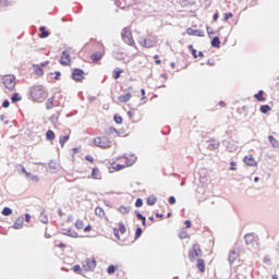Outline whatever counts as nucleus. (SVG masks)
Listing matches in <instances>:
<instances>
[{"mask_svg": "<svg viewBox=\"0 0 279 279\" xmlns=\"http://www.w3.org/2000/svg\"><path fill=\"white\" fill-rule=\"evenodd\" d=\"M135 207L136 208H143V198H137L136 199Z\"/></svg>", "mask_w": 279, "mask_h": 279, "instance_id": "obj_52", "label": "nucleus"}, {"mask_svg": "<svg viewBox=\"0 0 279 279\" xmlns=\"http://www.w3.org/2000/svg\"><path fill=\"white\" fill-rule=\"evenodd\" d=\"M244 162H245V165H247V167H256L258 165L256 162V159H254L252 155L245 156Z\"/></svg>", "mask_w": 279, "mask_h": 279, "instance_id": "obj_14", "label": "nucleus"}, {"mask_svg": "<svg viewBox=\"0 0 279 279\" xmlns=\"http://www.w3.org/2000/svg\"><path fill=\"white\" fill-rule=\"evenodd\" d=\"M180 239H189V233L186 231H183L179 234Z\"/></svg>", "mask_w": 279, "mask_h": 279, "instance_id": "obj_56", "label": "nucleus"}, {"mask_svg": "<svg viewBox=\"0 0 279 279\" xmlns=\"http://www.w3.org/2000/svg\"><path fill=\"white\" fill-rule=\"evenodd\" d=\"M85 160H87L88 162H95V158H93V156L90 155H86Z\"/></svg>", "mask_w": 279, "mask_h": 279, "instance_id": "obj_60", "label": "nucleus"}, {"mask_svg": "<svg viewBox=\"0 0 279 279\" xmlns=\"http://www.w3.org/2000/svg\"><path fill=\"white\" fill-rule=\"evenodd\" d=\"M142 46L146 47L147 49L154 47V41L151 39H147L145 38L143 41H142Z\"/></svg>", "mask_w": 279, "mask_h": 279, "instance_id": "obj_28", "label": "nucleus"}, {"mask_svg": "<svg viewBox=\"0 0 279 279\" xmlns=\"http://www.w3.org/2000/svg\"><path fill=\"white\" fill-rule=\"evenodd\" d=\"M158 202V198L156 196H149L146 201L147 206H154Z\"/></svg>", "mask_w": 279, "mask_h": 279, "instance_id": "obj_34", "label": "nucleus"}, {"mask_svg": "<svg viewBox=\"0 0 279 279\" xmlns=\"http://www.w3.org/2000/svg\"><path fill=\"white\" fill-rule=\"evenodd\" d=\"M114 271H117V266H114V265H110L107 268V272L109 274V276H112V274H114Z\"/></svg>", "mask_w": 279, "mask_h": 279, "instance_id": "obj_45", "label": "nucleus"}, {"mask_svg": "<svg viewBox=\"0 0 279 279\" xmlns=\"http://www.w3.org/2000/svg\"><path fill=\"white\" fill-rule=\"evenodd\" d=\"M59 62L62 64V66H69V64H71V54L66 50L62 51Z\"/></svg>", "mask_w": 279, "mask_h": 279, "instance_id": "obj_8", "label": "nucleus"}, {"mask_svg": "<svg viewBox=\"0 0 279 279\" xmlns=\"http://www.w3.org/2000/svg\"><path fill=\"white\" fill-rule=\"evenodd\" d=\"M61 234L64 236H71L72 239H77L80 236V234H77V232L71 228L61 229Z\"/></svg>", "mask_w": 279, "mask_h": 279, "instance_id": "obj_10", "label": "nucleus"}, {"mask_svg": "<svg viewBox=\"0 0 279 279\" xmlns=\"http://www.w3.org/2000/svg\"><path fill=\"white\" fill-rule=\"evenodd\" d=\"M73 271H74L75 274H82V266H80V265L73 266Z\"/></svg>", "mask_w": 279, "mask_h": 279, "instance_id": "obj_53", "label": "nucleus"}, {"mask_svg": "<svg viewBox=\"0 0 279 279\" xmlns=\"http://www.w3.org/2000/svg\"><path fill=\"white\" fill-rule=\"evenodd\" d=\"M94 145L96 147H100L101 149H109V147H112V142L106 136L102 137H96L94 138Z\"/></svg>", "mask_w": 279, "mask_h": 279, "instance_id": "obj_2", "label": "nucleus"}, {"mask_svg": "<svg viewBox=\"0 0 279 279\" xmlns=\"http://www.w3.org/2000/svg\"><path fill=\"white\" fill-rule=\"evenodd\" d=\"M207 143H208V149H219L218 141L209 140Z\"/></svg>", "mask_w": 279, "mask_h": 279, "instance_id": "obj_20", "label": "nucleus"}, {"mask_svg": "<svg viewBox=\"0 0 279 279\" xmlns=\"http://www.w3.org/2000/svg\"><path fill=\"white\" fill-rule=\"evenodd\" d=\"M244 241L246 245H254V243H257L258 238H256L254 233H247L244 235Z\"/></svg>", "mask_w": 279, "mask_h": 279, "instance_id": "obj_11", "label": "nucleus"}, {"mask_svg": "<svg viewBox=\"0 0 279 279\" xmlns=\"http://www.w3.org/2000/svg\"><path fill=\"white\" fill-rule=\"evenodd\" d=\"M101 48H102V51H96L90 54V60L93 62H99V60H101V58H104V56L106 54V51L104 50V46H101Z\"/></svg>", "mask_w": 279, "mask_h": 279, "instance_id": "obj_9", "label": "nucleus"}, {"mask_svg": "<svg viewBox=\"0 0 279 279\" xmlns=\"http://www.w3.org/2000/svg\"><path fill=\"white\" fill-rule=\"evenodd\" d=\"M211 47H214L215 49H220L221 48V40L219 39V36H215L211 39Z\"/></svg>", "mask_w": 279, "mask_h": 279, "instance_id": "obj_17", "label": "nucleus"}, {"mask_svg": "<svg viewBox=\"0 0 279 279\" xmlns=\"http://www.w3.org/2000/svg\"><path fill=\"white\" fill-rule=\"evenodd\" d=\"M187 49H190L193 58H197V49L193 48V45H190Z\"/></svg>", "mask_w": 279, "mask_h": 279, "instance_id": "obj_47", "label": "nucleus"}, {"mask_svg": "<svg viewBox=\"0 0 279 279\" xmlns=\"http://www.w3.org/2000/svg\"><path fill=\"white\" fill-rule=\"evenodd\" d=\"M23 221H25V219L23 217H19L13 223L14 230H21V228H23Z\"/></svg>", "mask_w": 279, "mask_h": 279, "instance_id": "obj_16", "label": "nucleus"}, {"mask_svg": "<svg viewBox=\"0 0 279 279\" xmlns=\"http://www.w3.org/2000/svg\"><path fill=\"white\" fill-rule=\"evenodd\" d=\"M1 215H3V217H10V215H12V208L4 207L1 211Z\"/></svg>", "mask_w": 279, "mask_h": 279, "instance_id": "obj_37", "label": "nucleus"}, {"mask_svg": "<svg viewBox=\"0 0 279 279\" xmlns=\"http://www.w3.org/2000/svg\"><path fill=\"white\" fill-rule=\"evenodd\" d=\"M7 4H8V0H0V10L1 8H5Z\"/></svg>", "mask_w": 279, "mask_h": 279, "instance_id": "obj_63", "label": "nucleus"}, {"mask_svg": "<svg viewBox=\"0 0 279 279\" xmlns=\"http://www.w3.org/2000/svg\"><path fill=\"white\" fill-rule=\"evenodd\" d=\"M112 169H114V171H122V169H125V165H121V163H112Z\"/></svg>", "mask_w": 279, "mask_h": 279, "instance_id": "obj_40", "label": "nucleus"}, {"mask_svg": "<svg viewBox=\"0 0 279 279\" xmlns=\"http://www.w3.org/2000/svg\"><path fill=\"white\" fill-rule=\"evenodd\" d=\"M84 70L75 68L72 71V80H74V82H82V80H84Z\"/></svg>", "mask_w": 279, "mask_h": 279, "instance_id": "obj_4", "label": "nucleus"}, {"mask_svg": "<svg viewBox=\"0 0 279 279\" xmlns=\"http://www.w3.org/2000/svg\"><path fill=\"white\" fill-rule=\"evenodd\" d=\"M197 256H202V248L199 247V244H194L189 253V258L193 260L197 258Z\"/></svg>", "mask_w": 279, "mask_h": 279, "instance_id": "obj_5", "label": "nucleus"}, {"mask_svg": "<svg viewBox=\"0 0 279 279\" xmlns=\"http://www.w3.org/2000/svg\"><path fill=\"white\" fill-rule=\"evenodd\" d=\"M263 262H264L266 265H269V263H271V258H269V255H266V256H264Z\"/></svg>", "mask_w": 279, "mask_h": 279, "instance_id": "obj_55", "label": "nucleus"}, {"mask_svg": "<svg viewBox=\"0 0 279 279\" xmlns=\"http://www.w3.org/2000/svg\"><path fill=\"white\" fill-rule=\"evenodd\" d=\"M197 269L202 271V274H204V271H206V264L204 262V259L198 258L197 259Z\"/></svg>", "mask_w": 279, "mask_h": 279, "instance_id": "obj_21", "label": "nucleus"}, {"mask_svg": "<svg viewBox=\"0 0 279 279\" xmlns=\"http://www.w3.org/2000/svg\"><path fill=\"white\" fill-rule=\"evenodd\" d=\"M136 155H131V159L129 157H126V166L128 167H132V165H134V162H136Z\"/></svg>", "mask_w": 279, "mask_h": 279, "instance_id": "obj_33", "label": "nucleus"}, {"mask_svg": "<svg viewBox=\"0 0 279 279\" xmlns=\"http://www.w3.org/2000/svg\"><path fill=\"white\" fill-rule=\"evenodd\" d=\"M2 108H10V100L8 99L3 100Z\"/></svg>", "mask_w": 279, "mask_h": 279, "instance_id": "obj_57", "label": "nucleus"}, {"mask_svg": "<svg viewBox=\"0 0 279 279\" xmlns=\"http://www.w3.org/2000/svg\"><path fill=\"white\" fill-rule=\"evenodd\" d=\"M230 165H231L230 168H229L230 171H236V162L235 161H231Z\"/></svg>", "mask_w": 279, "mask_h": 279, "instance_id": "obj_54", "label": "nucleus"}, {"mask_svg": "<svg viewBox=\"0 0 279 279\" xmlns=\"http://www.w3.org/2000/svg\"><path fill=\"white\" fill-rule=\"evenodd\" d=\"M265 92L260 89L257 94L254 95L255 99L258 101H265Z\"/></svg>", "mask_w": 279, "mask_h": 279, "instance_id": "obj_24", "label": "nucleus"}, {"mask_svg": "<svg viewBox=\"0 0 279 279\" xmlns=\"http://www.w3.org/2000/svg\"><path fill=\"white\" fill-rule=\"evenodd\" d=\"M227 150L231 154L236 151V146L234 145V142H228L227 143Z\"/></svg>", "mask_w": 279, "mask_h": 279, "instance_id": "obj_30", "label": "nucleus"}, {"mask_svg": "<svg viewBox=\"0 0 279 279\" xmlns=\"http://www.w3.org/2000/svg\"><path fill=\"white\" fill-rule=\"evenodd\" d=\"M269 111H271V106L269 105H262L259 107V112H262V114H267Z\"/></svg>", "mask_w": 279, "mask_h": 279, "instance_id": "obj_25", "label": "nucleus"}, {"mask_svg": "<svg viewBox=\"0 0 279 279\" xmlns=\"http://www.w3.org/2000/svg\"><path fill=\"white\" fill-rule=\"evenodd\" d=\"M62 76V73L60 71H56L54 72V80H60V77Z\"/></svg>", "mask_w": 279, "mask_h": 279, "instance_id": "obj_62", "label": "nucleus"}, {"mask_svg": "<svg viewBox=\"0 0 279 279\" xmlns=\"http://www.w3.org/2000/svg\"><path fill=\"white\" fill-rule=\"evenodd\" d=\"M136 155H131V159L129 157H126V166L128 167H132V165H134V162H136Z\"/></svg>", "mask_w": 279, "mask_h": 279, "instance_id": "obj_32", "label": "nucleus"}, {"mask_svg": "<svg viewBox=\"0 0 279 279\" xmlns=\"http://www.w3.org/2000/svg\"><path fill=\"white\" fill-rule=\"evenodd\" d=\"M46 138H47V141H54L56 140V133L52 130H48L46 132Z\"/></svg>", "mask_w": 279, "mask_h": 279, "instance_id": "obj_29", "label": "nucleus"}, {"mask_svg": "<svg viewBox=\"0 0 279 279\" xmlns=\"http://www.w3.org/2000/svg\"><path fill=\"white\" fill-rule=\"evenodd\" d=\"M39 32H40L39 38H49L50 33L49 31H47V27L40 26Z\"/></svg>", "mask_w": 279, "mask_h": 279, "instance_id": "obj_18", "label": "nucleus"}, {"mask_svg": "<svg viewBox=\"0 0 279 279\" xmlns=\"http://www.w3.org/2000/svg\"><path fill=\"white\" fill-rule=\"evenodd\" d=\"M119 229L114 228L113 229V235L116 236V239H121V236L119 235Z\"/></svg>", "mask_w": 279, "mask_h": 279, "instance_id": "obj_61", "label": "nucleus"}, {"mask_svg": "<svg viewBox=\"0 0 279 279\" xmlns=\"http://www.w3.org/2000/svg\"><path fill=\"white\" fill-rule=\"evenodd\" d=\"M121 73H123V70L119 69V68H116L113 70V78L114 80H119V77H121Z\"/></svg>", "mask_w": 279, "mask_h": 279, "instance_id": "obj_35", "label": "nucleus"}, {"mask_svg": "<svg viewBox=\"0 0 279 279\" xmlns=\"http://www.w3.org/2000/svg\"><path fill=\"white\" fill-rule=\"evenodd\" d=\"M135 215H136L138 221H143L144 219H146V217L143 216V214H141V211H138V210H135Z\"/></svg>", "mask_w": 279, "mask_h": 279, "instance_id": "obj_50", "label": "nucleus"}, {"mask_svg": "<svg viewBox=\"0 0 279 279\" xmlns=\"http://www.w3.org/2000/svg\"><path fill=\"white\" fill-rule=\"evenodd\" d=\"M26 178H29L33 182H39V178L36 174H33L32 172L26 173Z\"/></svg>", "mask_w": 279, "mask_h": 279, "instance_id": "obj_41", "label": "nucleus"}, {"mask_svg": "<svg viewBox=\"0 0 279 279\" xmlns=\"http://www.w3.org/2000/svg\"><path fill=\"white\" fill-rule=\"evenodd\" d=\"M31 97L35 101H43L45 99V89H43L41 85H35L31 88Z\"/></svg>", "mask_w": 279, "mask_h": 279, "instance_id": "obj_1", "label": "nucleus"}, {"mask_svg": "<svg viewBox=\"0 0 279 279\" xmlns=\"http://www.w3.org/2000/svg\"><path fill=\"white\" fill-rule=\"evenodd\" d=\"M126 90H128V93L125 95H121L118 97V99L121 104H128V101H130V99H132V94L130 93V90H132V86H130Z\"/></svg>", "mask_w": 279, "mask_h": 279, "instance_id": "obj_12", "label": "nucleus"}, {"mask_svg": "<svg viewBox=\"0 0 279 279\" xmlns=\"http://www.w3.org/2000/svg\"><path fill=\"white\" fill-rule=\"evenodd\" d=\"M69 138H70L69 135L60 136L59 143H60L61 147H64V145L66 144V142L69 141Z\"/></svg>", "mask_w": 279, "mask_h": 279, "instance_id": "obj_36", "label": "nucleus"}, {"mask_svg": "<svg viewBox=\"0 0 279 279\" xmlns=\"http://www.w3.org/2000/svg\"><path fill=\"white\" fill-rule=\"evenodd\" d=\"M95 215H96V217H106V211L104 210V208H101V207H96V209H95Z\"/></svg>", "mask_w": 279, "mask_h": 279, "instance_id": "obj_26", "label": "nucleus"}, {"mask_svg": "<svg viewBox=\"0 0 279 279\" xmlns=\"http://www.w3.org/2000/svg\"><path fill=\"white\" fill-rule=\"evenodd\" d=\"M53 97H50V98H48L47 99V101H46V109L47 110H53Z\"/></svg>", "mask_w": 279, "mask_h": 279, "instance_id": "obj_31", "label": "nucleus"}, {"mask_svg": "<svg viewBox=\"0 0 279 279\" xmlns=\"http://www.w3.org/2000/svg\"><path fill=\"white\" fill-rule=\"evenodd\" d=\"M143 235V228L138 227L135 230V241L141 239V236Z\"/></svg>", "mask_w": 279, "mask_h": 279, "instance_id": "obj_43", "label": "nucleus"}, {"mask_svg": "<svg viewBox=\"0 0 279 279\" xmlns=\"http://www.w3.org/2000/svg\"><path fill=\"white\" fill-rule=\"evenodd\" d=\"M107 134H109V135H112V134H116L117 136H119V131H117L114 128H112V126H109L108 129H107Z\"/></svg>", "mask_w": 279, "mask_h": 279, "instance_id": "obj_44", "label": "nucleus"}, {"mask_svg": "<svg viewBox=\"0 0 279 279\" xmlns=\"http://www.w3.org/2000/svg\"><path fill=\"white\" fill-rule=\"evenodd\" d=\"M3 84L4 87L8 88V90H14V86H16V77L9 76L4 78Z\"/></svg>", "mask_w": 279, "mask_h": 279, "instance_id": "obj_6", "label": "nucleus"}, {"mask_svg": "<svg viewBox=\"0 0 279 279\" xmlns=\"http://www.w3.org/2000/svg\"><path fill=\"white\" fill-rule=\"evenodd\" d=\"M121 36H122V40L126 45H130V47H134L135 43H134V38L132 37V32L130 31V28L128 27L123 28Z\"/></svg>", "mask_w": 279, "mask_h": 279, "instance_id": "obj_3", "label": "nucleus"}, {"mask_svg": "<svg viewBox=\"0 0 279 279\" xmlns=\"http://www.w3.org/2000/svg\"><path fill=\"white\" fill-rule=\"evenodd\" d=\"M48 168L50 169V173H58V167L56 166V161L50 160L48 163Z\"/></svg>", "mask_w": 279, "mask_h": 279, "instance_id": "obj_23", "label": "nucleus"}, {"mask_svg": "<svg viewBox=\"0 0 279 279\" xmlns=\"http://www.w3.org/2000/svg\"><path fill=\"white\" fill-rule=\"evenodd\" d=\"M206 29L209 38H213V36H215V31H213L210 26H206Z\"/></svg>", "mask_w": 279, "mask_h": 279, "instance_id": "obj_51", "label": "nucleus"}, {"mask_svg": "<svg viewBox=\"0 0 279 279\" xmlns=\"http://www.w3.org/2000/svg\"><path fill=\"white\" fill-rule=\"evenodd\" d=\"M191 226H192L191 220H185V228H191Z\"/></svg>", "mask_w": 279, "mask_h": 279, "instance_id": "obj_64", "label": "nucleus"}, {"mask_svg": "<svg viewBox=\"0 0 279 279\" xmlns=\"http://www.w3.org/2000/svg\"><path fill=\"white\" fill-rule=\"evenodd\" d=\"M23 99V97H21V94L20 93H14L12 96H11V101L12 104H16L17 101H21Z\"/></svg>", "mask_w": 279, "mask_h": 279, "instance_id": "obj_27", "label": "nucleus"}, {"mask_svg": "<svg viewBox=\"0 0 279 279\" xmlns=\"http://www.w3.org/2000/svg\"><path fill=\"white\" fill-rule=\"evenodd\" d=\"M168 202H169V204H170L171 206H173V204H175V196H170V197L168 198Z\"/></svg>", "mask_w": 279, "mask_h": 279, "instance_id": "obj_58", "label": "nucleus"}, {"mask_svg": "<svg viewBox=\"0 0 279 279\" xmlns=\"http://www.w3.org/2000/svg\"><path fill=\"white\" fill-rule=\"evenodd\" d=\"M92 178H93V180H101V174L99 173V168L92 169Z\"/></svg>", "mask_w": 279, "mask_h": 279, "instance_id": "obj_22", "label": "nucleus"}, {"mask_svg": "<svg viewBox=\"0 0 279 279\" xmlns=\"http://www.w3.org/2000/svg\"><path fill=\"white\" fill-rule=\"evenodd\" d=\"M238 258H239V251H236V250L231 251L229 254L230 265H232V263H234V260H236Z\"/></svg>", "mask_w": 279, "mask_h": 279, "instance_id": "obj_15", "label": "nucleus"}, {"mask_svg": "<svg viewBox=\"0 0 279 279\" xmlns=\"http://www.w3.org/2000/svg\"><path fill=\"white\" fill-rule=\"evenodd\" d=\"M75 228H76V230H83L84 229V220H76V222H75Z\"/></svg>", "mask_w": 279, "mask_h": 279, "instance_id": "obj_42", "label": "nucleus"}, {"mask_svg": "<svg viewBox=\"0 0 279 279\" xmlns=\"http://www.w3.org/2000/svg\"><path fill=\"white\" fill-rule=\"evenodd\" d=\"M268 141L270 143V145L275 148V149H279V141L276 140V137H274L272 135L268 136Z\"/></svg>", "mask_w": 279, "mask_h": 279, "instance_id": "obj_19", "label": "nucleus"}, {"mask_svg": "<svg viewBox=\"0 0 279 279\" xmlns=\"http://www.w3.org/2000/svg\"><path fill=\"white\" fill-rule=\"evenodd\" d=\"M186 34H189V36H198L199 38H203V36H204V31H202V29L187 28V29H186Z\"/></svg>", "mask_w": 279, "mask_h": 279, "instance_id": "obj_13", "label": "nucleus"}, {"mask_svg": "<svg viewBox=\"0 0 279 279\" xmlns=\"http://www.w3.org/2000/svg\"><path fill=\"white\" fill-rule=\"evenodd\" d=\"M113 121H114V123H117V125H121V123H123V117L116 113L113 116Z\"/></svg>", "mask_w": 279, "mask_h": 279, "instance_id": "obj_39", "label": "nucleus"}, {"mask_svg": "<svg viewBox=\"0 0 279 279\" xmlns=\"http://www.w3.org/2000/svg\"><path fill=\"white\" fill-rule=\"evenodd\" d=\"M118 210L121 213V215H128V213H130V206H120Z\"/></svg>", "mask_w": 279, "mask_h": 279, "instance_id": "obj_38", "label": "nucleus"}, {"mask_svg": "<svg viewBox=\"0 0 279 279\" xmlns=\"http://www.w3.org/2000/svg\"><path fill=\"white\" fill-rule=\"evenodd\" d=\"M118 232H119L120 234H125L126 229H125V225H123V222H120V223H119V230H118Z\"/></svg>", "mask_w": 279, "mask_h": 279, "instance_id": "obj_46", "label": "nucleus"}, {"mask_svg": "<svg viewBox=\"0 0 279 279\" xmlns=\"http://www.w3.org/2000/svg\"><path fill=\"white\" fill-rule=\"evenodd\" d=\"M95 267H97V260H95V258H93V259L88 258L83 264V268L85 269V271H93V269H95Z\"/></svg>", "mask_w": 279, "mask_h": 279, "instance_id": "obj_7", "label": "nucleus"}, {"mask_svg": "<svg viewBox=\"0 0 279 279\" xmlns=\"http://www.w3.org/2000/svg\"><path fill=\"white\" fill-rule=\"evenodd\" d=\"M39 221H41V223H49V218L41 214L39 217Z\"/></svg>", "mask_w": 279, "mask_h": 279, "instance_id": "obj_49", "label": "nucleus"}, {"mask_svg": "<svg viewBox=\"0 0 279 279\" xmlns=\"http://www.w3.org/2000/svg\"><path fill=\"white\" fill-rule=\"evenodd\" d=\"M35 73L36 75H43L45 72L43 71V68H40V65H35Z\"/></svg>", "mask_w": 279, "mask_h": 279, "instance_id": "obj_48", "label": "nucleus"}, {"mask_svg": "<svg viewBox=\"0 0 279 279\" xmlns=\"http://www.w3.org/2000/svg\"><path fill=\"white\" fill-rule=\"evenodd\" d=\"M233 16H234V14H232V12L226 13L225 21H228L229 19H232Z\"/></svg>", "mask_w": 279, "mask_h": 279, "instance_id": "obj_59", "label": "nucleus"}]
</instances>
